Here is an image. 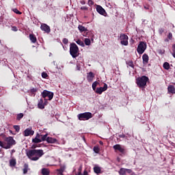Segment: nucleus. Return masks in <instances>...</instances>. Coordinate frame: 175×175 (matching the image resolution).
Segmentation results:
<instances>
[{
    "mask_svg": "<svg viewBox=\"0 0 175 175\" xmlns=\"http://www.w3.org/2000/svg\"><path fill=\"white\" fill-rule=\"evenodd\" d=\"M94 173H96V174H99V173H100V167H94Z\"/></svg>",
    "mask_w": 175,
    "mask_h": 175,
    "instance_id": "cd10ccee",
    "label": "nucleus"
},
{
    "mask_svg": "<svg viewBox=\"0 0 175 175\" xmlns=\"http://www.w3.org/2000/svg\"><path fill=\"white\" fill-rule=\"evenodd\" d=\"M33 143H42L40 135L38 133L34 139H32Z\"/></svg>",
    "mask_w": 175,
    "mask_h": 175,
    "instance_id": "dca6fc26",
    "label": "nucleus"
},
{
    "mask_svg": "<svg viewBox=\"0 0 175 175\" xmlns=\"http://www.w3.org/2000/svg\"><path fill=\"white\" fill-rule=\"evenodd\" d=\"M94 77H95V75H94V72H90L88 74L87 80H88V81H92V80H94Z\"/></svg>",
    "mask_w": 175,
    "mask_h": 175,
    "instance_id": "4468645a",
    "label": "nucleus"
},
{
    "mask_svg": "<svg viewBox=\"0 0 175 175\" xmlns=\"http://www.w3.org/2000/svg\"><path fill=\"white\" fill-rule=\"evenodd\" d=\"M126 169L125 168H121L119 171L120 175H126Z\"/></svg>",
    "mask_w": 175,
    "mask_h": 175,
    "instance_id": "a878e982",
    "label": "nucleus"
},
{
    "mask_svg": "<svg viewBox=\"0 0 175 175\" xmlns=\"http://www.w3.org/2000/svg\"><path fill=\"white\" fill-rule=\"evenodd\" d=\"M32 148H36V146L33 145Z\"/></svg>",
    "mask_w": 175,
    "mask_h": 175,
    "instance_id": "6e6d98bb",
    "label": "nucleus"
},
{
    "mask_svg": "<svg viewBox=\"0 0 175 175\" xmlns=\"http://www.w3.org/2000/svg\"><path fill=\"white\" fill-rule=\"evenodd\" d=\"M81 10H88V8L83 6L81 8Z\"/></svg>",
    "mask_w": 175,
    "mask_h": 175,
    "instance_id": "79ce46f5",
    "label": "nucleus"
},
{
    "mask_svg": "<svg viewBox=\"0 0 175 175\" xmlns=\"http://www.w3.org/2000/svg\"><path fill=\"white\" fill-rule=\"evenodd\" d=\"M28 92H29L31 95H33V96H35V93L38 92V88H32L29 90H28Z\"/></svg>",
    "mask_w": 175,
    "mask_h": 175,
    "instance_id": "aec40b11",
    "label": "nucleus"
},
{
    "mask_svg": "<svg viewBox=\"0 0 175 175\" xmlns=\"http://www.w3.org/2000/svg\"><path fill=\"white\" fill-rule=\"evenodd\" d=\"M42 77L43 79H47V77H49V75H48L47 73H46V72H42Z\"/></svg>",
    "mask_w": 175,
    "mask_h": 175,
    "instance_id": "e433bc0d",
    "label": "nucleus"
},
{
    "mask_svg": "<svg viewBox=\"0 0 175 175\" xmlns=\"http://www.w3.org/2000/svg\"><path fill=\"white\" fill-rule=\"evenodd\" d=\"M40 137H41V139H40V140H41V142H47V136H49V134H45V135H40Z\"/></svg>",
    "mask_w": 175,
    "mask_h": 175,
    "instance_id": "4be33fe9",
    "label": "nucleus"
},
{
    "mask_svg": "<svg viewBox=\"0 0 175 175\" xmlns=\"http://www.w3.org/2000/svg\"><path fill=\"white\" fill-rule=\"evenodd\" d=\"M79 121H87L90 118H92V113L91 112H85L77 115Z\"/></svg>",
    "mask_w": 175,
    "mask_h": 175,
    "instance_id": "39448f33",
    "label": "nucleus"
},
{
    "mask_svg": "<svg viewBox=\"0 0 175 175\" xmlns=\"http://www.w3.org/2000/svg\"><path fill=\"white\" fill-rule=\"evenodd\" d=\"M40 29H42V31L46 32V33H50V31H51L50 27L46 24H42Z\"/></svg>",
    "mask_w": 175,
    "mask_h": 175,
    "instance_id": "9d476101",
    "label": "nucleus"
},
{
    "mask_svg": "<svg viewBox=\"0 0 175 175\" xmlns=\"http://www.w3.org/2000/svg\"><path fill=\"white\" fill-rule=\"evenodd\" d=\"M82 175H88V172L86 170H85Z\"/></svg>",
    "mask_w": 175,
    "mask_h": 175,
    "instance_id": "09e8293b",
    "label": "nucleus"
},
{
    "mask_svg": "<svg viewBox=\"0 0 175 175\" xmlns=\"http://www.w3.org/2000/svg\"><path fill=\"white\" fill-rule=\"evenodd\" d=\"M105 91H107V84L105 83L103 87L97 88L94 92L96 94H98V95H102L103 92H105Z\"/></svg>",
    "mask_w": 175,
    "mask_h": 175,
    "instance_id": "1a4fd4ad",
    "label": "nucleus"
},
{
    "mask_svg": "<svg viewBox=\"0 0 175 175\" xmlns=\"http://www.w3.org/2000/svg\"><path fill=\"white\" fill-rule=\"evenodd\" d=\"M100 144H103V143L102 142H100Z\"/></svg>",
    "mask_w": 175,
    "mask_h": 175,
    "instance_id": "4d7b16f0",
    "label": "nucleus"
},
{
    "mask_svg": "<svg viewBox=\"0 0 175 175\" xmlns=\"http://www.w3.org/2000/svg\"><path fill=\"white\" fill-rule=\"evenodd\" d=\"M12 31H14L15 32L17 31V27H12Z\"/></svg>",
    "mask_w": 175,
    "mask_h": 175,
    "instance_id": "de8ad7c7",
    "label": "nucleus"
},
{
    "mask_svg": "<svg viewBox=\"0 0 175 175\" xmlns=\"http://www.w3.org/2000/svg\"><path fill=\"white\" fill-rule=\"evenodd\" d=\"M96 11L98 12V13H99V14H102V16H105V14H106V11L100 5H97Z\"/></svg>",
    "mask_w": 175,
    "mask_h": 175,
    "instance_id": "9b49d317",
    "label": "nucleus"
},
{
    "mask_svg": "<svg viewBox=\"0 0 175 175\" xmlns=\"http://www.w3.org/2000/svg\"><path fill=\"white\" fill-rule=\"evenodd\" d=\"M47 143H50L51 144H54V143H57V139L53 138L51 137H48L46 139Z\"/></svg>",
    "mask_w": 175,
    "mask_h": 175,
    "instance_id": "f3484780",
    "label": "nucleus"
},
{
    "mask_svg": "<svg viewBox=\"0 0 175 175\" xmlns=\"http://www.w3.org/2000/svg\"><path fill=\"white\" fill-rule=\"evenodd\" d=\"M78 29L80 32H87V31H88L87 28H85L84 26H83L81 25H79L78 26Z\"/></svg>",
    "mask_w": 175,
    "mask_h": 175,
    "instance_id": "412c9836",
    "label": "nucleus"
},
{
    "mask_svg": "<svg viewBox=\"0 0 175 175\" xmlns=\"http://www.w3.org/2000/svg\"><path fill=\"white\" fill-rule=\"evenodd\" d=\"M142 24H147V23H148V21H147V20L146 19H142Z\"/></svg>",
    "mask_w": 175,
    "mask_h": 175,
    "instance_id": "37998d69",
    "label": "nucleus"
},
{
    "mask_svg": "<svg viewBox=\"0 0 175 175\" xmlns=\"http://www.w3.org/2000/svg\"><path fill=\"white\" fill-rule=\"evenodd\" d=\"M81 5H85V1H81Z\"/></svg>",
    "mask_w": 175,
    "mask_h": 175,
    "instance_id": "864d4df0",
    "label": "nucleus"
},
{
    "mask_svg": "<svg viewBox=\"0 0 175 175\" xmlns=\"http://www.w3.org/2000/svg\"><path fill=\"white\" fill-rule=\"evenodd\" d=\"M165 42H169V40L168 39H165Z\"/></svg>",
    "mask_w": 175,
    "mask_h": 175,
    "instance_id": "5fc2aeb1",
    "label": "nucleus"
},
{
    "mask_svg": "<svg viewBox=\"0 0 175 175\" xmlns=\"http://www.w3.org/2000/svg\"><path fill=\"white\" fill-rule=\"evenodd\" d=\"M119 137H122V138H124V137H125V135L121 134V135H119Z\"/></svg>",
    "mask_w": 175,
    "mask_h": 175,
    "instance_id": "8fccbe9b",
    "label": "nucleus"
},
{
    "mask_svg": "<svg viewBox=\"0 0 175 175\" xmlns=\"http://www.w3.org/2000/svg\"><path fill=\"white\" fill-rule=\"evenodd\" d=\"M13 146H16V140H14L13 137H5L4 142L0 141V147L5 148V150L12 148Z\"/></svg>",
    "mask_w": 175,
    "mask_h": 175,
    "instance_id": "f03ea898",
    "label": "nucleus"
},
{
    "mask_svg": "<svg viewBox=\"0 0 175 175\" xmlns=\"http://www.w3.org/2000/svg\"><path fill=\"white\" fill-rule=\"evenodd\" d=\"M127 64L129 65V66H131V68H133L134 65H133V62L131 61V62H129L127 63Z\"/></svg>",
    "mask_w": 175,
    "mask_h": 175,
    "instance_id": "4c0bfd02",
    "label": "nucleus"
},
{
    "mask_svg": "<svg viewBox=\"0 0 175 175\" xmlns=\"http://www.w3.org/2000/svg\"><path fill=\"white\" fill-rule=\"evenodd\" d=\"M14 12V13H16V14H21V12L20 11H18V10L17 9H14L13 10Z\"/></svg>",
    "mask_w": 175,
    "mask_h": 175,
    "instance_id": "58836bf2",
    "label": "nucleus"
},
{
    "mask_svg": "<svg viewBox=\"0 0 175 175\" xmlns=\"http://www.w3.org/2000/svg\"><path fill=\"white\" fill-rule=\"evenodd\" d=\"M41 173L42 175H50V170L47 168H42L41 170Z\"/></svg>",
    "mask_w": 175,
    "mask_h": 175,
    "instance_id": "6ab92c4d",
    "label": "nucleus"
},
{
    "mask_svg": "<svg viewBox=\"0 0 175 175\" xmlns=\"http://www.w3.org/2000/svg\"><path fill=\"white\" fill-rule=\"evenodd\" d=\"M80 69H81V67L80 66V65L77 64V70H80Z\"/></svg>",
    "mask_w": 175,
    "mask_h": 175,
    "instance_id": "a18cd8bd",
    "label": "nucleus"
},
{
    "mask_svg": "<svg viewBox=\"0 0 175 175\" xmlns=\"http://www.w3.org/2000/svg\"><path fill=\"white\" fill-rule=\"evenodd\" d=\"M10 166H16V160L12 159L10 161Z\"/></svg>",
    "mask_w": 175,
    "mask_h": 175,
    "instance_id": "72a5a7b5",
    "label": "nucleus"
},
{
    "mask_svg": "<svg viewBox=\"0 0 175 175\" xmlns=\"http://www.w3.org/2000/svg\"><path fill=\"white\" fill-rule=\"evenodd\" d=\"M14 129H15L16 132H20V126L14 125Z\"/></svg>",
    "mask_w": 175,
    "mask_h": 175,
    "instance_id": "f704fd0d",
    "label": "nucleus"
},
{
    "mask_svg": "<svg viewBox=\"0 0 175 175\" xmlns=\"http://www.w3.org/2000/svg\"><path fill=\"white\" fill-rule=\"evenodd\" d=\"M27 155L31 161H39L44 155V152L43 150L33 149L27 152Z\"/></svg>",
    "mask_w": 175,
    "mask_h": 175,
    "instance_id": "f257e3e1",
    "label": "nucleus"
},
{
    "mask_svg": "<svg viewBox=\"0 0 175 175\" xmlns=\"http://www.w3.org/2000/svg\"><path fill=\"white\" fill-rule=\"evenodd\" d=\"M146 49H147V44L144 42H140L137 46V51L138 54H143V53L146 51Z\"/></svg>",
    "mask_w": 175,
    "mask_h": 175,
    "instance_id": "423d86ee",
    "label": "nucleus"
},
{
    "mask_svg": "<svg viewBox=\"0 0 175 175\" xmlns=\"http://www.w3.org/2000/svg\"><path fill=\"white\" fill-rule=\"evenodd\" d=\"M120 39L121 44L123 46H128V36L125 34H120Z\"/></svg>",
    "mask_w": 175,
    "mask_h": 175,
    "instance_id": "6e6552de",
    "label": "nucleus"
},
{
    "mask_svg": "<svg viewBox=\"0 0 175 175\" xmlns=\"http://www.w3.org/2000/svg\"><path fill=\"white\" fill-rule=\"evenodd\" d=\"M168 92H170L171 94H175V88L173 85L168 86Z\"/></svg>",
    "mask_w": 175,
    "mask_h": 175,
    "instance_id": "b1692460",
    "label": "nucleus"
},
{
    "mask_svg": "<svg viewBox=\"0 0 175 175\" xmlns=\"http://www.w3.org/2000/svg\"><path fill=\"white\" fill-rule=\"evenodd\" d=\"M94 152H96V154H98L99 152V147L98 146H94L93 148Z\"/></svg>",
    "mask_w": 175,
    "mask_h": 175,
    "instance_id": "c9c22d12",
    "label": "nucleus"
},
{
    "mask_svg": "<svg viewBox=\"0 0 175 175\" xmlns=\"http://www.w3.org/2000/svg\"><path fill=\"white\" fill-rule=\"evenodd\" d=\"M68 42H69V40H68L67 38H64V39L63 40V43H64V44H68Z\"/></svg>",
    "mask_w": 175,
    "mask_h": 175,
    "instance_id": "a19ab883",
    "label": "nucleus"
},
{
    "mask_svg": "<svg viewBox=\"0 0 175 175\" xmlns=\"http://www.w3.org/2000/svg\"><path fill=\"white\" fill-rule=\"evenodd\" d=\"M29 39L32 43H36L37 39H36V37L33 36V34L29 35Z\"/></svg>",
    "mask_w": 175,
    "mask_h": 175,
    "instance_id": "5701e85b",
    "label": "nucleus"
},
{
    "mask_svg": "<svg viewBox=\"0 0 175 175\" xmlns=\"http://www.w3.org/2000/svg\"><path fill=\"white\" fill-rule=\"evenodd\" d=\"M163 66L166 70H169V69H170V64H169L168 62H165Z\"/></svg>",
    "mask_w": 175,
    "mask_h": 175,
    "instance_id": "393cba45",
    "label": "nucleus"
},
{
    "mask_svg": "<svg viewBox=\"0 0 175 175\" xmlns=\"http://www.w3.org/2000/svg\"><path fill=\"white\" fill-rule=\"evenodd\" d=\"M45 103H43V99L40 98L38 101V108L39 109H44V105L47 103V99H44Z\"/></svg>",
    "mask_w": 175,
    "mask_h": 175,
    "instance_id": "f8f14e48",
    "label": "nucleus"
},
{
    "mask_svg": "<svg viewBox=\"0 0 175 175\" xmlns=\"http://www.w3.org/2000/svg\"><path fill=\"white\" fill-rule=\"evenodd\" d=\"M65 169H66V167L62 166V167H60L59 170H57V172H59V174L62 175V173H64V172H65Z\"/></svg>",
    "mask_w": 175,
    "mask_h": 175,
    "instance_id": "bb28decb",
    "label": "nucleus"
},
{
    "mask_svg": "<svg viewBox=\"0 0 175 175\" xmlns=\"http://www.w3.org/2000/svg\"><path fill=\"white\" fill-rule=\"evenodd\" d=\"M34 133L31 129H27L25 130V136L33 135Z\"/></svg>",
    "mask_w": 175,
    "mask_h": 175,
    "instance_id": "2eb2a0df",
    "label": "nucleus"
},
{
    "mask_svg": "<svg viewBox=\"0 0 175 175\" xmlns=\"http://www.w3.org/2000/svg\"><path fill=\"white\" fill-rule=\"evenodd\" d=\"M88 5H94V1H92V0H89L88 1Z\"/></svg>",
    "mask_w": 175,
    "mask_h": 175,
    "instance_id": "c03bdc74",
    "label": "nucleus"
},
{
    "mask_svg": "<svg viewBox=\"0 0 175 175\" xmlns=\"http://www.w3.org/2000/svg\"><path fill=\"white\" fill-rule=\"evenodd\" d=\"M76 43L78 44L79 46H81V47H84V42L81 41V40H77L76 41Z\"/></svg>",
    "mask_w": 175,
    "mask_h": 175,
    "instance_id": "2f4dec72",
    "label": "nucleus"
},
{
    "mask_svg": "<svg viewBox=\"0 0 175 175\" xmlns=\"http://www.w3.org/2000/svg\"><path fill=\"white\" fill-rule=\"evenodd\" d=\"M98 84H99V83H98V81H94L93 83H92V89H93V91H95L96 90V85H98Z\"/></svg>",
    "mask_w": 175,
    "mask_h": 175,
    "instance_id": "c85d7f7f",
    "label": "nucleus"
},
{
    "mask_svg": "<svg viewBox=\"0 0 175 175\" xmlns=\"http://www.w3.org/2000/svg\"><path fill=\"white\" fill-rule=\"evenodd\" d=\"M149 79L148 77L142 76L141 77H138L136 79V84L140 88H144L146 85H147V81H148Z\"/></svg>",
    "mask_w": 175,
    "mask_h": 175,
    "instance_id": "7ed1b4c3",
    "label": "nucleus"
},
{
    "mask_svg": "<svg viewBox=\"0 0 175 175\" xmlns=\"http://www.w3.org/2000/svg\"><path fill=\"white\" fill-rule=\"evenodd\" d=\"M126 172H127V173H129V174H131V173H132V170L126 169Z\"/></svg>",
    "mask_w": 175,
    "mask_h": 175,
    "instance_id": "49530a36",
    "label": "nucleus"
},
{
    "mask_svg": "<svg viewBox=\"0 0 175 175\" xmlns=\"http://www.w3.org/2000/svg\"><path fill=\"white\" fill-rule=\"evenodd\" d=\"M75 175H83V174H81V170H79V173L76 174Z\"/></svg>",
    "mask_w": 175,
    "mask_h": 175,
    "instance_id": "603ef678",
    "label": "nucleus"
},
{
    "mask_svg": "<svg viewBox=\"0 0 175 175\" xmlns=\"http://www.w3.org/2000/svg\"><path fill=\"white\" fill-rule=\"evenodd\" d=\"M142 59H143V64L144 65H147V64H148V59H149L148 55L144 53L142 55Z\"/></svg>",
    "mask_w": 175,
    "mask_h": 175,
    "instance_id": "ddd939ff",
    "label": "nucleus"
},
{
    "mask_svg": "<svg viewBox=\"0 0 175 175\" xmlns=\"http://www.w3.org/2000/svg\"><path fill=\"white\" fill-rule=\"evenodd\" d=\"M10 133H12V131H10Z\"/></svg>",
    "mask_w": 175,
    "mask_h": 175,
    "instance_id": "13d9d810",
    "label": "nucleus"
},
{
    "mask_svg": "<svg viewBox=\"0 0 175 175\" xmlns=\"http://www.w3.org/2000/svg\"><path fill=\"white\" fill-rule=\"evenodd\" d=\"M41 95L42 98H49V100H51L53 98H54V93L52 92H50L49 90H44L42 93Z\"/></svg>",
    "mask_w": 175,
    "mask_h": 175,
    "instance_id": "0eeeda50",
    "label": "nucleus"
},
{
    "mask_svg": "<svg viewBox=\"0 0 175 175\" xmlns=\"http://www.w3.org/2000/svg\"><path fill=\"white\" fill-rule=\"evenodd\" d=\"M27 173H28V165L27 164H25L23 168V174H27Z\"/></svg>",
    "mask_w": 175,
    "mask_h": 175,
    "instance_id": "c756f323",
    "label": "nucleus"
},
{
    "mask_svg": "<svg viewBox=\"0 0 175 175\" xmlns=\"http://www.w3.org/2000/svg\"><path fill=\"white\" fill-rule=\"evenodd\" d=\"M14 152H16V150H15L14 149H12V150H11V155H12V154H13Z\"/></svg>",
    "mask_w": 175,
    "mask_h": 175,
    "instance_id": "3c124183",
    "label": "nucleus"
},
{
    "mask_svg": "<svg viewBox=\"0 0 175 175\" xmlns=\"http://www.w3.org/2000/svg\"><path fill=\"white\" fill-rule=\"evenodd\" d=\"M23 117H24V114H23V113H18V114L17 115V116H16V120H17L18 121H20V120H21V118H23Z\"/></svg>",
    "mask_w": 175,
    "mask_h": 175,
    "instance_id": "473e14b6",
    "label": "nucleus"
},
{
    "mask_svg": "<svg viewBox=\"0 0 175 175\" xmlns=\"http://www.w3.org/2000/svg\"><path fill=\"white\" fill-rule=\"evenodd\" d=\"M70 54L72 58L79 57V46L75 43H71L70 44Z\"/></svg>",
    "mask_w": 175,
    "mask_h": 175,
    "instance_id": "20e7f679",
    "label": "nucleus"
},
{
    "mask_svg": "<svg viewBox=\"0 0 175 175\" xmlns=\"http://www.w3.org/2000/svg\"><path fill=\"white\" fill-rule=\"evenodd\" d=\"M113 148L115 150H118V151H120V152H124V148L121 147V145L116 144L113 146Z\"/></svg>",
    "mask_w": 175,
    "mask_h": 175,
    "instance_id": "a211bd4d",
    "label": "nucleus"
},
{
    "mask_svg": "<svg viewBox=\"0 0 175 175\" xmlns=\"http://www.w3.org/2000/svg\"><path fill=\"white\" fill-rule=\"evenodd\" d=\"M167 38L168 39H170V40H172V38H173V34H172V33H169Z\"/></svg>",
    "mask_w": 175,
    "mask_h": 175,
    "instance_id": "ea45409f",
    "label": "nucleus"
},
{
    "mask_svg": "<svg viewBox=\"0 0 175 175\" xmlns=\"http://www.w3.org/2000/svg\"><path fill=\"white\" fill-rule=\"evenodd\" d=\"M85 44L86 46H90V44H91V40H90V38H85Z\"/></svg>",
    "mask_w": 175,
    "mask_h": 175,
    "instance_id": "7c9ffc66",
    "label": "nucleus"
}]
</instances>
